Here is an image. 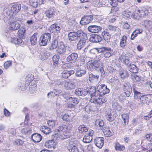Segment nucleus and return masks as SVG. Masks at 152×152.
Here are the masks:
<instances>
[{
	"label": "nucleus",
	"mask_w": 152,
	"mask_h": 152,
	"mask_svg": "<svg viewBox=\"0 0 152 152\" xmlns=\"http://www.w3.org/2000/svg\"><path fill=\"white\" fill-rule=\"evenodd\" d=\"M103 132L105 136L106 137H109L113 135V133L108 129H103Z\"/></svg>",
	"instance_id": "45"
},
{
	"label": "nucleus",
	"mask_w": 152,
	"mask_h": 152,
	"mask_svg": "<svg viewBox=\"0 0 152 152\" xmlns=\"http://www.w3.org/2000/svg\"><path fill=\"white\" fill-rule=\"evenodd\" d=\"M86 73L85 67L83 66H80L77 68L75 75L77 76L80 77L85 75Z\"/></svg>",
	"instance_id": "13"
},
{
	"label": "nucleus",
	"mask_w": 152,
	"mask_h": 152,
	"mask_svg": "<svg viewBox=\"0 0 152 152\" xmlns=\"http://www.w3.org/2000/svg\"><path fill=\"white\" fill-rule=\"evenodd\" d=\"M20 26V25L18 22H14L10 23L9 28L10 30H15L18 29Z\"/></svg>",
	"instance_id": "20"
},
{
	"label": "nucleus",
	"mask_w": 152,
	"mask_h": 152,
	"mask_svg": "<svg viewBox=\"0 0 152 152\" xmlns=\"http://www.w3.org/2000/svg\"><path fill=\"white\" fill-rule=\"evenodd\" d=\"M12 64V62L10 61H7L5 62L4 64V68L7 69Z\"/></svg>",
	"instance_id": "55"
},
{
	"label": "nucleus",
	"mask_w": 152,
	"mask_h": 152,
	"mask_svg": "<svg viewBox=\"0 0 152 152\" xmlns=\"http://www.w3.org/2000/svg\"><path fill=\"white\" fill-rule=\"evenodd\" d=\"M68 36L70 40H79V39L85 38L86 37V34L82 31L78 30L77 32H70Z\"/></svg>",
	"instance_id": "5"
},
{
	"label": "nucleus",
	"mask_w": 152,
	"mask_h": 152,
	"mask_svg": "<svg viewBox=\"0 0 152 152\" xmlns=\"http://www.w3.org/2000/svg\"><path fill=\"white\" fill-rule=\"evenodd\" d=\"M94 131L93 130H89L88 134L86 135L84 137L83 141L86 143L90 142L92 140V136L93 134Z\"/></svg>",
	"instance_id": "12"
},
{
	"label": "nucleus",
	"mask_w": 152,
	"mask_h": 152,
	"mask_svg": "<svg viewBox=\"0 0 152 152\" xmlns=\"http://www.w3.org/2000/svg\"><path fill=\"white\" fill-rule=\"evenodd\" d=\"M102 64L98 58L89 61L86 64L87 69L89 70L95 69L102 66Z\"/></svg>",
	"instance_id": "4"
},
{
	"label": "nucleus",
	"mask_w": 152,
	"mask_h": 152,
	"mask_svg": "<svg viewBox=\"0 0 152 152\" xmlns=\"http://www.w3.org/2000/svg\"><path fill=\"white\" fill-rule=\"evenodd\" d=\"M128 69L129 71L132 73H136L137 72V68L133 64H130V65L128 66Z\"/></svg>",
	"instance_id": "32"
},
{
	"label": "nucleus",
	"mask_w": 152,
	"mask_h": 152,
	"mask_svg": "<svg viewBox=\"0 0 152 152\" xmlns=\"http://www.w3.org/2000/svg\"><path fill=\"white\" fill-rule=\"evenodd\" d=\"M40 130L45 134H48L51 132V130L47 126H42L40 128Z\"/></svg>",
	"instance_id": "33"
},
{
	"label": "nucleus",
	"mask_w": 152,
	"mask_h": 152,
	"mask_svg": "<svg viewBox=\"0 0 152 152\" xmlns=\"http://www.w3.org/2000/svg\"><path fill=\"white\" fill-rule=\"evenodd\" d=\"M145 137L147 139L150 141L152 142V134H146Z\"/></svg>",
	"instance_id": "63"
},
{
	"label": "nucleus",
	"mask_w": 152,
	"mask_h": 152,
	"mask_svg": "<svg viewBox=\"0 0 152 152\" xmlns=\"http://www.w3.org/2000/svg\"><path fill=\"white\" fill-rule=\"evenodd\" d=\"M33 76L32 75H28L26 77V78L27 79V81L28 82H31V81L33 80Z\"/></svg>",
	"instance_id": "61"
},
{
	"label": "nucleus",
	"mask_w": 152,
	"mask_h": 152,
	"mask_svg": "<svg viewBox=\"0 0 152 152\" xmlns=\"http://www.w3.org/2000/svg\"><path fill=\"white\" fill-rule=\"evenodd\" d=\"M111 5L113 7H116L118 4L117 0H110Z\"/></svg>",
	"instance_id": "58"
},
{
	"label": "nucleus",
	"mask_w": 152,
	"mask_h": 152,
	"mask_svg": "<svg viewBox=\"0 0 152 152\" xmlns=\"http://www.w3.org/2000/svg\"><path fill=\"white\" fill-rule=\"evenodd\" d=\"M28 114H26L25 116V118L24 122L25 128H23L21 130V132L23 134L26 135L31 133V130L30 128L28 127Z\"/></svg>",
	"instance_id": "9"
},
{
	"label": "nucleus",
	"mask_w": 152,
	"mask_h": 152,
	"mask_svg": "<svg viewBox=\"0 0 152 152\" xmlns=\"http://www.w3.org/2000/svg\"><path fill=\"white\" fill-rule=\"evenodd\" d=\"M122 118L124 122V123H128L129 116L127 114H124L122 115Z\"/></svg>",
	"instance_id": "53"
},
{
	"label": "nucleus",
	"mask_w": 152,
	"mask_h": 152,
	"mask_svg": "<svg viewBox=\"0 0 152 152\" xmlns=\"http://www.w3.org/2000/svg\"><path fill=\"white\" fill-rule=\"evenodd\" d=\"M78 57L76 53H72L69 55L66 58V61L71 63H74L76 61Z\"/></svg>",
	"instance_id": "15"
},
{
	"label": "nucleus",
	"mask_w": 152,
	"mask_h": 152,
	"mask_svg": "<svg viewBox=\"0 0 152 152\" xmlns=\"http://www.w3.org/2000/svg\"><path fill=\"white\" fill-rule=\"evenodd\" d=\"M96 49L99 53H102L105 51H110V52H112L113 51L111 48L105 47H102L99 48H96Z\"/></svg>",
	"instance_id": "37"
},
{
	"label": "nucleus",
	"mask_w": 152,
	"mask_h": 152,
	"mask_svg": "<svg viewBox=\"0 0 152 152\" xmlns=\"http://www.w3.org/2000/svg\"><path fill=\"white\" fill-rule=\"evenodd\" d=\"M78 130L80 133L82 134L83 132H87L88 130V129L85 127V126L83 125H80L78 127Z\"/></svg>",
	"instance_id": "41"
},
{
	"label": "nucleus",
	"mask_w": 152,
	"mask_h": 152,
	"mask_svg": "<svg viewBox=\"0 0 152 152\" xmlns=\"http://www.w3.org/2000/svg\"><path fill=\"white\" fill-rule=\"evenodd\" d=\"M59 56L58 55H54L52 58L53 62V65L56 67L58 65V63L59 60Z\"/></svg>",
	"instance_id": "39"
},
{
	"label": "nucleus",
	"mask_w": 152,
	"mask_h": 152,
	"mask_svg": "<svg viewBox=\"0 0 152 152\" xmlns=\"http://www.w3.org/2000/svg\"><path fill=\"white\" fill-rule=\"evenodd\" d=\"M133 90L134 93V98L139 101V99L141 96V93L138 91L136 88L133 86Z\"/></svg>",
	"instance_id": "31"
},
{
	"label": "nucleus",
	"mask_w": 152,
	"mask_h": 152,
	"mask_svg": "<svg viewBox=\"0 0 152 152\" xmlns=\"http://www.w3.org/2000/svg\"><path fill=\"white\" fill-rule=\"evenodd\" d=\"M94 143L97 147L99 148H101L104 145V138L100 137L96 138L94 140Z\"/></svg>",
	"instance_id": "14"
},
{
	"label": "nucleus",
	"mask_w": 152,
	"mask_h": 152,
	"mask_svg": "<svg viewBox=\"0 0 152 152\" xmlns=\"http://www.w3.org/2000/svg\"><path fill=\"white\" fill-rule=\"evenodd\" d=\"M108 28L110 30L115 31H116L117 28L115 26L110 25L108 26Z\"/></svg>",
	"instance_id": "60"
},
{
	"label": "nucleus",
	"mask_w": 152,
	"mask_h": 152,
	"mask_svg": "<svg viewBox=\"0 0 152 152\" xmlns=\"http://www.w3.org/2000/svg\"><path fill=\"white\" fill-rule=\"evenodd\" d=\"M87 38V36L86 34V37L85 38L79 39V41L77 44V47L78 49H80L84 47L85 45L86 40Z\"/></svg>",
	"instance_id": "21"
},
{
	"label": "nucleus",
	"mask_w": 152,
	"mask_h": 152,
	"mask_svg": "<svg viewBox=\"0 0 152 152\" xmlns=\"http://www.w3.org/2000/svg\"><path fill=\"white\" fill-rule=\"evenodd\" d=\"M64 87L67 90H71L75 88L76 84L73 80L64 81Z\"/></svg>",
	"instance_id": "11"
},
{
	"label": "nucleus",
	"mask_w": 152,
	"mask_h": 152,
	"mask_svg": "<svg viewBox=\"0 0 152 152\" xmlns=\"http://www.w3.org/2000/svg\"><path fill=\"white\" fill-rule=\"evenodd\" d=\"M101 36L97 34H92L90 35L89 40L91 42H98L102 40Z\"/></svg>",
	"instance_id": "16"
},
{
	"label": "nucleus",
	"mask_w": 152,
	"mask_h": 152,
	"mask_svg": "<svg viewBox=\"0 0 152 152\" xmlns=\"http://www.w3.org/2000/svg\"><path fill=\"white\" fill-rule=\"evenodd\" d=\"M25 30L24 28L20 29L18 31V34L19 35H22L25 33Z\"/></svg>",
	"instance_id": "59"
},
{
	"label": "nucleus",
	"mask_w": 152,
	"mask_h": 152,
	"mask_svg": "<svg viewBox=\"0 0 152 152\" xmlns=\"http://www.w3.org/2000/svg\"><path fill=\"white\" fill-rule=\"evenodd\" d=\"M56 51L58 53L60 54H63L66 55L69 54L72 52L71 50L69 49L66 51V48L65 45L63 42H59L58 47Z\"/></svg>",
	"instance_id": "7"
},
{
	"label": "nucleus",
	"mask_w": 152,
	"mask_h": 152,
	"mask_svg": "<svg viewBox=\"0 0 152 152\" xmlns=\"http://www.w3.org/2000/svg\"><path fill=\"white\" fill-rule=\"evenodd\" d=\"M55 11L53 9H50L46 11L45 12L46 16L49 18L53 17L55 15Z\"/></svg>",
	"instance_id": "22"
},
{
	"label": "nucleus",
	"mask_w": 152,
	"mask_h": 152,
	"mask_svg": "<svg viewBox=\"0 0 152 152\" xmlns=\"http://www.w3.org/2000/svg\"><path fill=\"white\" fill-rule=\"evenodd\" d=\"M148 10L147 8L144 7L137 9L132 14L133 17L137 20H138L141 18L144 17L148 15Z\"/></svg>",
	"instance_id": "3"
},
{
	"label": "nucleus",
	"mask_w": 152,
	"mask_h": 152,
	"mask_svg": "<svg viewBox=\"0 0 152 152\" xmlns=\"http://www.w3.org/2000/svg\"><path fill=\"white\" fill-rule=\"evenodd\" d=\"M106 52L104 54V56L105 58H108L110 57L111 55V53L110 51H106Z\"/></svg>",
	"instance_id": "62"
},
{
	"label": "nucleus",
	"mask_w": 152,
	"mask_h": 152,
	"mask_svg": "<svg viewBox=\"0 0 152 152\" xmlns=\"http://www.w3.org/2000/svg\"><path fill=\"white\" fill-rule=\"evenodd\" d=\"M75 93L78 96H84L87 94V91L86 89L79 88L75 89Z\"/></svg>",
	"instance_id": "18"
},
{
	"label": "nucleus",
	"mask_w": 152,
	"mask_h": 152,
	"mask_svg": "<svg viewBox=\"0 0 152 152\" xmlns=\"http://www.w3.org/2000/svg\"><path fill=\"white\" fill-rule=\"evenodd\" d=\"M120 59L122 62L128 66L130 65V64H131V62L126 57L124 56H121L120 57Z\"/></svg>",
	"instance_id": "34"
},
{
	"label": "nucleus",
	"mask_w": 152,
	"mask_h": 152,
	"mask_svg": "<svg viewBox=\"0 0 152 152\" xmlns=\"http://www.w3.org/2000/svg\"><path fill=\"white\" fill-rule=\"evenodd\" d=\"M132 79L135 80L136 81H139L140 80L141 78L140 77L136 75H132Z\"/></svg>",
	"instance_id": "57"
},
{
	"label": "nucleus",
	"mask_w": 152,
	"mask_h": 152,
	"mask_svg": "<svg viewBox=\"0 0 152 152\" xmlns=\"http://www.w3.org/2000/svg\"><path fill=\"white\" fill-rule=\"evenodd\" d=\"M127 37L125 35L123 36L120 40V45L122 48H124L126 46Z\"/></svg>",
	"instance_id": "27"
},
{
	"label": "nucleus",
	"mask_w": 152,
	"mask_h": 152,
	"mask_svg": "<svg viewBox=\"0 0 152 152\" xmlns=\"http://www.w3.org/2000/svg\"><path fill=\"white\" fill-rule=\"evenodd\" d=\"M71 117L68 115L66 114L64 115L63 116L62 119L65 121H69L71 119Z\"/></svg>",
	"instance_id": "54"
},
{
	"label": "nucleus",
	"mask_w": 152,
	"mask_h": 152,
	"mask_svg": "<svg viewBox=\"0 0 152 152\" xmlns=\"http://www.w3.org/2000/svg\"><path fill=\"white\" fill-rule=\"evenodd\" d=\"M104 39L107 42H110L111 35L108 31L105 30L102 33Z\"/></svg>",
	"instance_id": "23"
},
{
	"label": "nucleus",
	"mask_w": 152,
	"mask_h": 152,
	"mask_svg": "<svg viewBox=\"0 0 152 152\" xmlns=\"http://www.w3.org/2000/svg\"><path fill=\"white\" fill-rule=\"evenodd\" d=\"M32 140L34 142H39L42 139L41 135L39 134L35 133L33 134L31 136Z\"/></svg>",
	"instance_id": "25"
},
{
	"label": "nucleus",
	"mask_w": 152,
	"mask_h": 152,
	"mask_svg": "<svg viewBox=\"0 0 152 152\" xmlns=\"http://www.w3.org/2000/svg\"><path fill=\"white\" fill-rule=\"evenodd\" d=\"M123 90L126 96L129 97L132 91V87L129 82L124 83L123 85Z\"/></svg>",
	"instance_id": "10"
},
{
	"label": "nucleus",
	"mask_w": 152,
	"mask_h": 152,
	"mask_svg": "<svg viewBox=\"0 0 152 152\" xmlns=\"http://www.w3.org/2000/svg\"><path fill=\"white\" fill-rule=\"evenodd\" d=\"M96 91L95 87H92L87 90V94H89L91 97L90 100L91 102L101 105L105 102L106 100L104 99H102L99 98L100 96L96 94Z\"/></svg>",
	"instance_id": "1"
},
{
	"label": "nucleus",
	"mask_w": 152,
	"mask_h": 152,
	"mask_svg": "<svg viewBox=\"0 0 152 152\" xmlns=\"http://www.w3.org/2000/svg\"><path fill=\"white\" fill-rule=\"evenodd\" d=\"M10 40L11 42L15 44H19L22 42V39L19 37L18 38H10Z\"/></svg>",
	"instance_id": "29"
},
{
	"label": "nucleus",
	"mask_w": 152,
	"mask_h": 152,
	"mask_svg": "<svg viewBox=\"0 0 152 152\" xmlns=\"http://www.w3.org/2000/svg\"><path fill=\"white\" fill-rule=\"evenodd\" d=\"M50 35L48 33H46L42 35L40 38L39 44L41 46L46 45L50 41Z\"/></svg>",
	"instance_id": "8"
},
{
	"label": "nucleus",
	"mask_w": 152,
	"mask_h": 152,
	"mask_svg": "<svg viewBox=\"0 0 152 152\" xmlns=\"http://www.w3.org/2000/svg\"><path fill=\"white\" fill-rule=\"evenodd\" d=\"M144 25L145 27L148 29H151L152 28V21L150 20H145Z\"/></svg>",
	"instance_id": "40"
},
{
	"label": "nucleus",
	"mask_w": 152,
	"mask_h": 152,
	"mask_svg": "<svg viewBox=\"0 0 152 152\" xmlns=\"http://www.w3.org/2000/svg\"><path fill=\"white\" fill-rule=\"evenodd\" d=\"M92 19L91 15L84 16L82 18L80 23L81 24L83 25L88 24L90 22Z\"/></svg>",
	"instance_id": "17"
},
{
	"label": "nucleus",
	"mask_w": 152,
	"mask_h": 152,
	"mask_svg": "<svg viewBox=\"0 0 152 152\" xmlns=\"http://www.w3.org/2000/svg\"><path fill=\"white\" fill-rule=\"evenodd\" d=\"M21 8V4H17L13 5L11 7V10L13 13H16L20 11Z\"/></svg>",
	"instance_id": "24"
},
{
	"label": "nucleus",
	"mask_w": 152,
	"mask_h": 152,
	"mask_svg": "<svg viewBox=\"0 0 152 152\" xmlns=\"http://www.w3.org/2000/svg\"><path fill=\"white\" fill-rule=\"evenodd\" d=\"M107 119L110 122H112L114 119V117L111 113H108L107 115Z\"/></svg>",
	"instance_id": "47"
},
{
	"label": "nucleus",
	"mask_w": 152,
	"mask_h": 152,
	"mask_svg": "<svg viewBox=\"0 0 152 152\" xmlns=\"http://www.w3.org/2000/svg\"><path fill=\"white\" fill-rule=\"evenodd\" d=\"M120 74L122 78H124L128 76L127 72L126 70H123L120 72Z\"/></svg>",
	"instance_id": "44"
},
{
	"label": "nucleus",
	"mask_w": 152,
	"mask_h": 152,
	"mask_svg": "<svg viewBox=\"0 0 152 152\" xmlns=\"http://www.w3.org/2000/svg\"><path fill=\"white\" fill-rule=\"evenodd\" d=\"M30 3L31 5L34 8L37 7L38 5L37 0H31Z\"/></svg>",
	"instance_id": "52"
},
{
	"label": "nucleus",
	"mask_w": 152,
	"mask_h": 152,
	"mask_svg": "<svg viewBox=\"0 0 152 152\" xmlns=\"http://www.w3.org/2000/svg\"><path fill=\"white\" fill-rule=\"evenodd\" d=\"M123 17L125 18H130L131 17V13L129 11H125L123 13Z\"/></svg>",
	"instance_id": "48"
},
{
	"label": "nucleus",
	"mask_w": 152,
	"mask_h": 152,
	"mask_svg": "<svg viewBox=\"0 0 152 152\" xmlns=\"http://www.w3.org/2000/svg\"><path fill=\"white\" fill-rule=\"evenodd\" d=\"M112 107L114 110L118 111H121V107L117 103L114 102L112 104Z\"/></svg>",
	"instance_id": "43"
},
{
	"label": "nucleus",
	"mask_w": 152,
	"mask_h": 152,
	"mask_svg": "<svg viewBox=\"0 0 152 152\" xmlns=\"http://www.w3.org/2000/svg\"><path fill=\"white\" fill-rule=\"evenodd\" d=\"M61 76L63 77L65 79L68 78L70 76L69 72L67 70L64 71L61 74Z\"/></svg>",
	"instance_id": "46"
},
{
	"label": "nucleus",
	"mask_w": 152,
	"mask_h": 152,
	"mask_svg": "<svg viewBox=\"0 0 152 152\" xmlns=\"http://www.w3.org/2000/svg\"><path fill=\"white\" fill-rule=\"evenodd\" d=\"M148 98V97H147V95H142L139 99V100H140L141 102L143 103L145 102L146 99H147Z\"/></svg>",
	"instance_id": "51"
},
{
	"label": "nucleus",
	"mask_w": 152,
	"mask_h": 152,
	"mask_svg": "<svg viewBox=\"0 0 152 152\" xmlns=\"http://www.w3.org/2000/svg\"><path fill=\"white\" fill-rule=\"evenodd\" d=\"M69 101L74 104H77L78 103V101L77 100V99L76 98H72V97H69Z\"/></svg>",
	"instance_id": "50"
},
{
	"label": "nucleus",
	"mask_w": 152,
	"mask_h": 152,
	"mask_svg": "<svg viewBox=\"0 0 152 152\" xmlns=\"http://www.w3.org/2000/svg\"><path fill=\"white\" fill-rule=\"evenodd\" d=\"M50 56V53L47 51H45L42 54L41 59V60H44L47 59Z\"/></svg>",
	"instance_id": "38"
},
{
	"label": "nucleus",
	"mask_w": 152,
	"mask_h": 152,
	"mask_svg": "<svg viewBox=\"0 0 152 152\" xmlns=\"http://www.w3.org/2000/svg\"><path fill=\"white\" fill-rule=\"evenodd\" d=\"M37 33H35L31 37L30 42L33 45H35L37 43Z\"/></svg>",
	"instance_id": "35"
},
{
	"label": "nucleus",
	"mask_w": 152,
	"mask_h": 152,
	"mask_svg": "<svg viewBox=\"0 0 152 152\" xmlns=\"http://www.w3.org/2000/svg\"><path fill=\"white\" fill-rule=\"evenodd\" d=\"M98 91L96 92V95L100 96L99 98L104 99L102 97V96L109 93L110 91L109 89L107 88V86L104 84L99 85L97 88Z\"/></svg>",
	"instance_id": "6"
},
{
	"label": "nucleus",
	"mask_w": 152,
	"mask_h": 152,
	"mask_svg": "<svg viewBox=\"0 0 152 152\" xmlns=\"http://www.w3.org/2000/svg\"><path fill=\"white\" fill-rule=\"evenodd\" d=\"M51 31L52 32H59L61 29L60 27L56 24L52 25L50 26Z\"/></svg>",
	"instance_id": "30"
},
{
	"label": "nucleus",
	"mask_w": 152,
	"mask_h": 152,
	"mask_svg": "<svg viewBox=\"0 0 152 152\" xmlns=\"http://www.w3.org/2000/svg\"><path fill=\"white\" fill-rule=\"evenodd\" d=\"M99 78V75L91 73L89 75L88 80L90 82H93L94 81H97Z\"/></svg>",
	"instance_id": "28"
},
{
	"label": "nucleus",
	"mask_w": 152,
	"mask_h": 152,
	"mask_svg": "<svg viewBox=\"0 0 152 152\" xmlns=\"http://www.w3.org/2000/svg\"><path fill=\"white\" fill-rule=\"evenodd\" d=\"M58 44L59 43L57 40H55L53 41L52 43L51 46L50 48V50H53L54 49L56 48L57 47H58Z\"/></svg>",
	"instance_id": "42"
},
{
	"label": "nucleus",
	"mask_w": 152,
	"mask_h": 152,
	"mask_svg": "<svg viewBox=\"0 0 152 152\" xmlns=\"http://www.w3.org/2000/svg\"><path fill=\"white\" fill-rule=\"evenodd\" d=\"M88 30L91 32L96 33L100 31L102 29V28L99 26L96 25L89 26L88 28Z\"/></svg>",
	"instance_id": "19"
},
{
	"label": "nucleus",
	"mask_w": 152,
	"mask_h": 152,
	"mask_svg": "<svg viewBox=\"0 0 152 152\" xmlns=\"http://www.w3.org/2000/svg\"><path fill=\"white\" fill-rule=\"evenodd\" d=\"M55 143L53 140H49L45 142L44 146L49 148H54L55 147Z\"/></svg>",
	"instance_id": "26"
},
{
	"label": "nucleus",
	"mask_w": 152,
	"mask_h": 152,
	"mask_svg": "<svg viewBox=\"0 0 152 152\" xmlns=\"http://www.w3.org/2000/svg\"><path fill=\"white\" fill-rule=\"evenodd\" d=\"M69 126H67L65 125H61L58 128V131L59 132L57 134L59 138L63 139L67 138L69 135L70 130L69 129Z\"/></svg>",
	"instance_id": "2"
},
{
	"label": "nucleus",
	"mask_w": 152,
	"mask_h": 152,
	"mask_svg": "<svg viewBox=\"0 0 152 152\" xmlns=\"http://www.w3.org/2000/svg\"><path fill=\"white\" fill-rule=\"evenodd\" d=\"M71 152H80L78 148L73 145V146L71 149Z\"/></svg>",
	"instance_id": "64"
},
{
	"label": "nucleus",
	"mask_w": 152,
	"mask_h": 152,
	"mask_svg": "<svg viewBox=\"0 0 152 152\" xmlns=\"http://www.w3.org/2000/svg\"><path fill=\"white\" fill-rule=\"evenodd\" d=\"M47 124L51 127L54 126L55 124V121L53 120H49L48 121Z\"/></svg>",
	"instance_id": "56"
},
{
	"label": "nucleus",
	"mask_w": 152,
	"mask_h": 152,
	"mask_svg": "<svg viewBox=\"0 0 152 152\" xmlns=\"http://www.w3.org/2000/svg\"><path fill=\"white\" fill-rule=\"evenodd\" d=\"M142 32V30L140 29H136L132 33L131 35V39L134 40V38L137 36L138 34Z\"/></svg>",
	"instance_id": "36"
},
{
	"label": "nucleus",
	"mask_w": 152,
	"mask_h": 152,
	"mask_svg": "<svg viewBox=\"0 0 152 152\" xmlns=\"http://www.w3.org/2000/svg\"><path fill=\"white\" fill-rule=\"evenodd\" d=\"M115 148L117 150L123 151L125 149L124 146L121 145L119 144H116L115 146Z\"/></svg>",
	"instance_id": "49"
}]
</instances>
